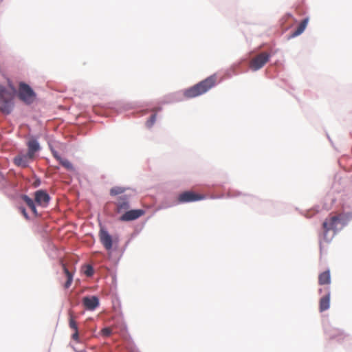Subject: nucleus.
Wrapping results in <instances>:
<instances>
[{"mask_svg":"<svg viewBox=\"0 0 352 352\" xmlns=\"http://www.w3.org/2000/svg\"><path fill=\"white\" fill-rule=\"evenodd\" d=\"M345 217L343 214L331 213L322 223V232L320 237V252L322 250L323 244L329 243L338 231L342 229L345 225Z\"/></svg>","mask_w":352,"mask_h":352,"instance_id":"obj_1","label":"nucleus"},{"mask_svg":"<svg viewBox=\"0 0 352 352\" xmlns=\"http://www.w3.org/2000/svg\"><path fill=\"white\" fill-rule=\"evenodd\" d=\"M217 82V76L216 74L211 75L194 86L184 90V96L186 98H191L202 95L212 88Z\"/></svg>","mask_w":352,"mask_h":352,"instance_id":"obj_2","label":"nucleus"},{"mask_svg":"<svg viewBox=\"0 0 352 352\" xmlns=\"http://www.w3.org/2000/svg\"><path fill=\"white\" fill-rule=\"evenodd\" d=\"M12 107L11 94L0 85V111L8 114L11 112Z\"/></svg>","mask_w":352,"mask_h":352,"instance_id":"obj_3","label":"nucleus"},{"mask_svg":"<svg viewBox=\"0 0 352 352\" xmlns=\"http://www.w3.org/2000/svg\"><path fill=\"white\" fill-rule=\"evenodd\" d=\"M19 98L27 104L33 102L35 98V93L32 88L24 82H20L19 87Z\"/></svg>","mask_w":352,"mask_h":352,"instance_id":"obj_4","label":"nucleus"},{"mask_svg":"<svg viewBox=\"0 0 352 352\" xmlns=\"http://www.w3.org/2000/svg\"><path fill=\"white\" fill-rule=\"evenodd\" d=\"M270 57L271 54L270 53L266 52H261L251 59L250 67L254 71H257L269 61Z\"/></svg>","mask_w":352,"mask_h":352,"instance_id":"obj_5","label":"nucleus"},{"mask_svg":"<svg viewBox=\"0 0 352 352\" xmlns=\"http://www.w3.org/2000/svg\"><path fill=\"white\" fill-rule=\"evenodd\" d=\"M98 236L100 243L107 251L111 250L113 243H118V237L113 238L104 228H100Z\"/></svg>","mask_w":352,"mask_h":352,"instance_id":"obj_6","label":"nucleus"},{"mask_svg":"<svg viewBox=\"0 0 352 352\" xmlns=\"http://www.w3.org/2000/svg\"><path fill=\"white\" fill-rule=\"evenodd\" d=\"M204 197L192 191H186L179 195L178 201L180 203L192 202L201 200Z\"/></svg>","mask_w":352,"mask_h":352,"instance_id":"obj_7","label":"nucleus"},{"mask_svg":"<svg viewBox=\"0 0 352 352\" xmlns=\"http://www.w3.org/2000/svg\"><path fill=\"white\" fill-rule=\"evenodd\" d=\"M145 213L144 210L141 209L137 210H131L126 211L120 217V220L121 221H130L133 220H135L139 217L144 215Z\"/></svg>","mask_w":352,"mask_h":352,"instance_id":"obj_8","label":"nucleus"},{"mask_svg":"<svg viewBox=\"0 0 352 352\" xmlns=\"http://www.w3.org/2000/svg\"><path fill=\"white\" fill-rule=\"evenodd\" d=\"M34 199L36 203L42 206H46L50 201V195L46 191L43 190H39L35 192Z\"/></svg>","mask_w":352,"mask_h":352,"instance_id":"obj_9","label":"nucleus"},{"mask_svg":"<svg viewBox=\"0 0 352 352\" xmlns=\"http://www.w3.org/2000/svg\"><path fill=\"white\" fill-rule=\"evenodd\" d=\"M82 304L86 309L93 311L99 305V299L95 296H85L82 298Z\"/></svg>","mask_w":352,"mask_h":352,"instance_id":"obj_10","label":"nucleus"},{"mask_svg":"<svg viewBox=\"0 0 352 352\" xmlns=\"http://www.w3.org/2000/svg\"><path fill=\"white\" fill-rule=\"evenodd\" d=\"M129 196L124 195L118 197L116 206H117V212H122L128 210L130 207L129 205Z\"/></svg>","mask_w":352,"mask_h":352,"instance_id":"obj_11","label":"nucleus"},{"mask_svg":"<svg viewBox=\"0 0 352 352\" xmlns=\"http://www.w3.org/2000/svg\"><path fill=\"white\" fill-rule=\"evenodd\" d=\"M33 157L32 156H29V154L25 155H19L14 157V164L20 167L25 168L28 166L30 162L33 160Z\"/></svg>","mask_w":352,"mask_h":352,"instance_id":"obj_12","label":"nucleus"},{"mask_svg":"<svg viewBox=\"0 0 352 352\" xmlns=\"http://www.w3.org/2000/svg\"><path fill=\"white\" fill-rule=\"evenodd\" d=\"M60 265L62 266L63 272L67 278L65 283L63 285V287H64V289H68L70 287V286L73 282L74 274L72 272H70L67 269L66 265L64 263V262L63 261H60Z\"/></svg>","mask_w":352,"mask_h":352,"instance_id":"obj_13","label":"nucleus"},{"mask_svg":"<svg viewBox=\"0 0 352 352\" xmlns=\"http://www.w3.org/2000/svg\"><path fill=\"white\" fill-rule=\"evenodd\" d=\"M330 297H331V293L329 291H328L327 293L320 299L319 310L320 312H323L329 308Z\"/></svg>","mask_w":352,"mask_h":352,"instance_id":"obj_14","label":"nucleus"},{"mask_svg":"<svg viewBox=\"0 0 352 352\" xmlns=\"http://www.w3.org/2000/svg\"><path fill=\"white\" fill-rule=\"evenodd\" d=\"M28 154H29V156H32L34 158L35 153L40 149V146L36 140L32 139L28 142Z\"/></svg>","mask_w":352,"mask_h":352,"instance_id":"obj_15","label":"nucleus"},{"mask_svg":"<svg viewBox=\"0 0 352 352\" xmlns=\"http://www.w3.org/2000/svg\"><path fill=\"white\" fill-rule=\"evenodd\" d=\"M318 283L320 285H329L331 283L329 270H327L319 274Z\"/></svg>","mask_w":352,"mask_h":352,"instance_id":"obj_16","label":"nucleus"},{"mask_svg":"<svg viewBox=\"0 0 352 352\" xmlns=\"http://www.w3.org/2000/svg\"><path fill=\"white\" fill-rule=\"evenodd\" d=\"M308 22H309L308 18L304 19L300 22V23L299 24V25L298 26L296 30L292 33V36L295 37V36H299L300 34H301L305 30V28L308 24Z\"/></svg>","mask_w":352,"mask_h":352,"instance_id":"obj_17","label":"nucleus"},{"mask_svg":"<svg viewBox=\"0 0 352 352\" xmlns=\"http://www.w3.org/2000/svg\"><path fill=\"white\" fill-rule=\"evenodd\" d=\"M22 199L25 202V204L34 214L37 213L34 202L31 198H30L28 195H24L22 196Z\"/></svg>","mask_w":352,"mask_h":352,"instance_id":"obj_18","label":"nucleus"},{"mask_svg":"<svg viewBox=\"0 0 352 352\" xmlns=\"http://www.w3.org/2000/svg\"><path fill=\"white\" fill-rule=\"evenodd\" d=\"M69 327L72 330H74V331H76V330H78V329L77 322H76V320L74 319V317L73 316L72 311H69Z\"/></svg>","mask_w":352,"mask_h":352,"instance_id":"obj_19","label":"nucleus"},{"mask_svg":"<svg viewBox=\"0 0 352 352\" xmlns=\"http://www.w3.org/2000/svg\"><path fill=\"white\" fill-rule=\"evenodd\" d=\"M59 163L68 170H74L72 164L67 159L61 158Z\"/></svg>","mask_w":352,"mask_h":352,"instance_id":"obj_20","label":"nucleus"},{"mask_svg":"<svg viewBox=\"0 0 352 352\" xmlns=\"http://www.w3.org/2000/svg\"><path fill=\"white\" fill-rule=\"evenodd\" d=\"M125 188L120 186H115L110 190V195L112 196L118 195L124 192Z\"/></svg>","mask_w":352,"mask_h":352,"instance_id":"obj_21","label":"nucleus"},{"mask_svg":"<svg viewBox=\"0 0 352 352\" xmlns=\"http://www.w3.org/2000/svg\"><path fill=\"white\" fill-rule=\"evenodd\" d=\"M156 120V114H153L150 118L146 122V126L148 127L152 126V125L155 123Z\"/></svg>","mask_w":352,"mask_h":352,"instance_id":"obj_22","label":"nucleus"},{"mask_svg":"<svg viewBox=\"0 0 352 352\" xmlns=\"http://www.w3.org/2000/svg\"><path fill=\"white\" fill-rule=\"evenodd\" d=\"M101 333L103 336L108 337L111 334L112 329L109 327L104 328L102 329Z\"/></svg>","mask_w":352,"mask_h":352,"instance_id":"obj_23","label":"nucleus"},{"mask_svg":"<svg viewBox=\"0 0 352 352\" xmlns=\"http://www.w3.org/2000/svg\"><path fill=\"white\" fill-rule=\"evenodd\" d=\"M85 274L87 276H91L94 274V270H93L92 267L90 265L87 266V270L85 271Z\"/></svg>","mask_w":352,"mask_h":352,"instance_id":"obj_24","label":"nucleus"},{"mask_svg":"<svg viewBox=\"0 0 352 352\" xmlns=\"http://www.w3.org/2000/svg\"><path fill=\"white\" fill-rule=\"evenodd\" d=\"M72 338L76 342H80L78 330L74 331V333L72 336Z\"/></svg>","mask_w":352,"mask_h":352,"instance_id":"obj_25","label":"nucleus"},{"mask_svg":"<svg viewBox=\"0 0 352 352\" xmlns=\"http://www.w3.org/2000/svg\"><path fill=\"white\" fill-rule=\"evenodd\" d=\"M19 210L22 214L25 217V219H28V213L26 212L25 208L23 207L19 208Z\"/></svg>","mask_w":352,"mask_h":352,"instance_id":"obj_26","label":"nucleus"},{"mask_svg":"<svg viewBox=\"0 0 352 352\" xmlns=\"http://www.w3.org/2000/svg\"><path fill=\"white\" fill-rule=\"evenodd\" d=\"M53 156L59 162L62 157L56 151H53Z\"/></svg>","mask_w":352,"mask_h":352,"instance_id":"obj_27","label":"nucleus"}]
</instances>
